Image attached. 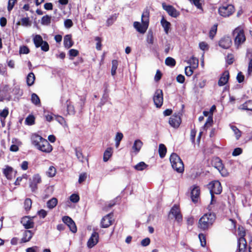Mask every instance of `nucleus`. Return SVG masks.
<instances>
[{"mask_svg": "<svg viewBox=\"0 0 252 252\" xmlns=\"http://www.w3.org/2000/svg\"><path fill=\"white\" fill-rule=\"evenodd\" d=\"M167 153V148L163 144H160L158 147V154L160 158L165 157Z\"/></svg>", "mask_w": 252, "mask_h": 252, "instance_id": "473e14b6", "label": "nucleus"}, {"mask_svg": "<svg viewBox=\"0 0 252 252\" xmlns=\"http://www.w3.org/2000/svg\"><path fill=\"white\" fill-rule=\"evenodd\" d=\"M44 138L37 134H33L31 137L32 143L36 148L40 144L41 142L44 140Z\"/></svg>", "mask_w": 252, "mask_h": 252, "instance_id": "4be33fe9", "label": "nucleus"}, {"mask_svg": "<svg viewBox=\"0 0 252 252\" xmlns=\"http://www.w3.org/2000/svg\"><path fill=\"white\" fill-rule=\"evenodd\" d=\"M33 42L36 48L41 47V50L44 52H47L49 50V45L48 42L44 41L40 35H35L33 38Z\"/></svg>", "mask_w": 252, "mask_h": 252, "instance_id": "39448f33", "label": "nucleus"}, {"mask_svg": "<svg viewBox=\"0 0 252 252\" xmlns=\"http://www.w3.org/2000/svg\"><path fill=\"white\" fill-rule=\"evenodd\" d=\"M63 221L67 225L70 230L73 233H76L77 229L73 220L68 216H63L62 218Z\"/></svg>", "mask_w": 252, "mask_h": 252, "instance_id": "2eb2a0df", "label": "nucleus"}, {"mask_svg": "<svg viewBox=\"0 0 252 252\" xmlns=\"http://www.w3.org/2000/svg\"><path fill=\"white\" fill-rule=\"evenodd\" d=\"M67 111L68 114H74L75 112L73 105L71 104V102L68 100H66Z\"/></svg>", "mask_w": 252, "mask_h": 252, "instance_id": "58836bf2", "label": "nucleus"}, {"mask_svg": "<svg viewBox=\"0 0 252 252\" xmlns=\"http://www.w3.org/2000/svg\"><path fill=\"white\" fill-rule=\"evenodd\" d=\"M149 11L146 9L143 12L141 16V21L145 22L147 23H149Z\"/></svg>", "mask_w": 252, "mask_h": 252, "instance_id": "4c0bfd02", "label": "nucleus"}, {"mask_svg": "<svg viewBox=\"0 0 252 252\" xmlns=\"http://www.w3.org/2000/svg\"><path fill=\"white\" fill-rule=\"evenodd\" d=\"M218 24L214 25L209 32V37L213 39L217 33Z\"/></svg>", "mask_w": 252, "mask_h": 252, "instance_id": "a18cd8bd", "label": "nucleus"}, {"mask_svg": "<svg viewBox=\"0 0 252 252\" xmlns=\"http://www.w3.org/2000/svg\"><path fill=\"white\" fill-rule=\"evenodd\" d=\"M30 49L27 46H23L20 47L19 50L20 54H27L29 53Z\"/></svg>", "mask_w": 252, "mask_h": 252, "instance_id": "4d7b16f0", "label": "nucleus"}, {"mask_svg": "<svg viewBox=\"0 0 252 252\" xmlns=\"http://www.w3.org/2000/svg\"><path fill=\"white\" fill-rule=\"evenodd\" d=\"M32 25V22L30 20V18L24 17L21 18V20L16 23V26L21 25L24 27H30Z\"/></svg>", "mask_w": 252, "mask_h": 252, "instance_id": "a878e982", "label": "nucleus"}, {"mask_svg": "<svg viewBox=\"0 0 252 252\" xmlns=\"http://www.w3.org/2000/svg\"><path fill=\"white\" fill-rule=\"evenodd\" d=\"M168 217L169 219H174L178 223H181L183 221V216L182 215L180 206L178 205L174 204L171 208Z\"/></svg>", "mask_w": 252, "mask_h": 252, "instance_id": "7ed1b4c3", "label": "nucleus"}, {"mask_svg": "<svg viewBox=\"0 0 252 252\" xmlns=\"http://www.w3.org/2000/svg\"><path fill=\"white\" fill-rule=\"evenodd\" d=\"M236 79L238 82L239 83H241L244 81L245 76L242 72H239L238 73Z\"/></svg>", "mask_w": 252, "mask_h": 252, "instance_id": "0e129e2a", "label": "nucleus"}, {"mask_svg": "<svg viewBox=\"0 0 252 252\" xmlns=\"http://www.w3.org/2000/svg\"><path fill=\"white\" fill-rule=\"evenodd\" d=\"M150 239L148 237H147L141 241V245L143 247H146L150 244Z\"/></svg>", "mask_w": 252, "mask_h": 252, "instance_id": "69168bd1", "label": "nucleus"}, {"mask_svg": "<svg viewBox=\"0 0 252 252\" xmlns=\"http://www.w3.org/2000/svg\"><path fill=\"white\" fill-rule=\"evenodd\" d=\"M165 63L166 65L174 67L176 65V61L172 57H167L165 61Z\"/></svg>", "mask_w": 252, "mask_h": 252, "instance_id": "a19ab883", "label": "nucleus"}, {"mask_svg": "<svg viewBox=\"0 0 252 252\" xmlns=\"http://www.w3.org/2000/svg\"><path fill=\"white\" fill-rule=\"evenodd\" d=\"M212 163L216 168L219 170L220 168H221L223 165L222 160L219 157H216L214 158L212 161Z\"/></svg>", "mask_w": 252, "mask_h": 252, "instance_id": "72a5a7b5", "label": "nucleus"}, {"mask_svg": "<svg viewBox=\"0 0 252 252\" xmlns=\"http://www.w3.org/2000/svg\"><path fill=\"white\" fill-rule=\"evenodd\" d=\"M190 189V197L191 200L193 203H196L198 202V199L200 198V188L199 186L194 185L191 187Z\"/></svg>", "mask_w": 252, "mask_h": 252, "instance_id": "f8f14e48", "label": "nucleus"}, {"mask_svg": "<svg viewBox=\"0 0 252 252\" xmlns=\"http://www.w3.org/2000/svg\"><path fill=\"white\" fill-rule=\"evenodd\" d=\"M240 109L252 111V100H249L240 106Z\"/></svg>", "mask_w": 252, "mask_h": 252, "instance_id": "c756f323", "label": "nucleus"}, {"mask_svg": "<svg viewBox=\"0 0 252 252\" xmlns=\"http://www.w3.org/2000/svg\"><path fill=\"white\" fill-rule=\"evenodd\" d=\"M198 237L200 241L201 245L202 247H205L206 245L205 235L203 233H200L198 235Z\"/></svg>", "mask_w": 252, "mask_h": 252, "instance_id": "3c124183", "label": "nucleus"}, {"mask_svg": "<svg viewBox=\"0 0 252 252\" xmlns=\"http://www.w3.org/2000/svg\"><path fill=\"white\" fill-rule=\"evenodd\" d=\"M170 161L172 168L178 173H182L184 171V165L180 157L175 153H173L170 157Z\"/></svg>", "mask_w": 252, "mask_h": 252, "instance_id": "f03ea898", "label": "nucleus"}, {"mask_svg": "<svg viewBox=\"0 0 252 252\" xmlns=\"http://www.w3.org/2000/svg\"><path fill=\"white\" fill-rule=\"evenodd\" d=\"M58 199L55 197H53L47 202V206L50 209L55 208L58 204Z\"/></svg>", "mask_w": 252, "mask_h": 252, "instance_id": "f704fd0d", "label": "nucleus"}, {"mask_svg": "<svg viewBox=\"0 0 252 252\" xmlns=\"http://www.w3.org/2000/svg\"><path fill=\"white\" fill-rule=\"evenodd\" d=\"M154 104L157 108H160L163 102V93L161 89H157L153 96Z\"/></svg>", "mask_w": 252, "mask_h": 252, "instance_id": "6e6552de", "label": "nucleus"}, {"mask_svg": "<svg viewBox=\"0 0 252 252\" xmlns=\"http://www.w3.org/2000/svg\"><path fill=\"white\" fill-rule=\"evenodd\" d=\"M37 149L42 152L50 153L53 150V147L46 139H44Z\"/></svg>", "mask_w": 252, "mask_h": 252, "instance_id": "ddd939ff", "label": "nucleus"}, {"mask_svg": "<svg viewBox=\"0 0 252 252\" xmlns=\"http://www.w3.org/2000/svg\"><path fill=\"white\" fill-rule=\"evenodd\" d=\"M148 167V165L144 162L141 161L135 165L134 167L137 171H142Z\"/></svg>", "mask_w": 252, "mask_h": 252, "instance_id": "ea45409f", "label": "nucleus"}, {"mask_svg": "<svg viewBox=\"0 0 252 252\" xmlns=\"http://www.w3.org/2000/svg\"><path fill=\"white\" fill-rule=\"evenodd\" d=\"M41 178L39 174L34 175L30 183V187L32 192H35L37 189V185L41 182Z\"/></svg>", "mask_w": 252, "mask_h": 252, "instance_id": "4468645a", "label": "nucleus"}, {"mask_svg": "<svg viewBox=\"0 0 252 252\" xmlns=\"http://www.w3.org/2000/svg\"><path fill=\"white\" fill-rule=\"evenodd\" d=\"M219 14L224 17H227L235 11V7L232 4H226L220 6L218 9Z\"/></svg>", "mask_w": 252, "mask_h": 252, "instance_id": "423d86ee", "label": "nucleus"}, {"mask_svg": "<svg viewBox=\"0 0 252 252\" xmlns=\"http://www.w3.org/2000/svg\"><path fill=\"white\" fill-rule=\"evenodd\" d=\"M95 40L97 42L96 44V49L97 50H101L102 47L101 38L98 36H96L95 37Z\"/></svg>", "mask_w": 252, "mask_h": 252, "instance_id": "13d9d810", "label": "nucleus"}, {"mask_svg": "<svg viewBox=\"0 0 252 252\" xmlns=\"http://www.w3.org/2000/svg\"><path fill=\"white\" fill-rule=\"evenodd\" d=\"M163 9L165 10L171 17L176 18L180 15V12L178 11L173 6L167 5L165 2L162 3Z\"/></svg>", "mask_w": 252, "mask_h": 252, "instance_id": "9b49d317", "label": "nucleus"}, {"mask_svg": "<svg viewBox=\"0 0 252 252\" xmlns=\"http://www.w3.org/2000/svg\"><path fill=\"white\" fill-rule=\"evenodd\" d=\"M216 219V216L214 213L204 214L199 219L197 227L200 231H208L212 227Z\"/></svg>", "mask_w": 252, "mask_h": 252, "instance_id": "f257e3e1", "label": "nucleus"}, {"mask_svg": "<svg viewBox=\"0 0 252 252\" xmlns=\"http://www.w3.org/2000/svg\"><path fill=\"white\" fill-rule=\"evenodd\" d=\"M232 43L231 38L228 36H224L219 41V46L223 49L229 48Z\"/></svg>", "mask_w": 252, "mask_h": 252, "instance_id": "6ab92c4d", "label": "nucleus"}, {"mask_svg": "<svg viewBox=\"0 0 252 252\" xmlns=\"http://www.w3.org/2000/svg\"><path fill=\"white\" fill-rule=\"evenodd\" d=\"M192 69V67L190 66L186 67L185 69L186 75L188 76H190L193 72Z\"/></svg>", "mask_w": 252, "mask_h": 252, "instance_id": "680f3d73", "label": "nucleus"}, {"mask_svg": "<svg viewBox=\"0 0 252 252\" xmlns=\"http://www.w3.org/2000/svg\"><path fill=\"white\" fill-rule=\"evenodd\" d=\"M142 24L139 22H134L133 23V27L136 31L140 33H144L148 29L149 24L145 22L141 21Z\"/></svg>", "mask_w": 252, "mask_h": 252, "instance_id": "dca6fc26", "label": "nucleus"}, {"mask_svg": "<svg viewBox=\"0 0 252 252\" xmlns=\"http://www.w3.org/2000/svg\"><path fill=\"white\" fill-rule=\"evenodd\" d=\"M56 173V169L53 166L49 167L48 171H47V175L48 177H53L55 176Z\"/></svg>", "mask_w": 252, "mask_h": 252, "instance_id": "de8ad7c7", "label": "nucleus"}, {"mask_svg": "<svg viewBox=\"0 0 252 252\" xmlns=\"http://www.w3.org/2000/svg\"><path fill=\"white\" fill-rule=\"evenodd\" d=\"M3 174L7 180H11L14 174L13 168L8 165L5 166V168L3 169Z\"/></svg>", "mask_w": 252, "mask_h": 252, "instance_id": "5701e85b", "label": "nucleus"}, {"mask_svg": "<svg viewBox=\"0 0 252 252\" xmlns=\"http://www.w3.org/2000/svg\"><path fill=\"white\" fill-rule=\"evenodd\" d=\"M35 79V75L33 72L29 73L26 78V82L28 86H32L34 83Z\"/></svg>", "mask_w": 252, "mask_h": 252, "instance_id": "7c9ffc66", "label": "nucleus"}, {"mask_svg": "<svg viewBox=\"0 0 252 252\" xmlns=\"http://www.w3.org/2000/svg\"><path fill=\"white\" fill-rule=\"evenodd\" d=\"M247 243L246 240L243 239H238L237 249L236 252H247Z\"/></svg>", "mask_w": 252, "mask_h": 252, "instance_id": "aec40b11", "label": "nucleus"}, {"mask_svg": "<svg viewBox=\"0 0 252 252\" xmlns=\"http://www.w3.org/2000/svg\"><path fill=\"white\" fill-rule=\"evenodd\" d=\"M243 152V150L241 148H236L234 149V151L232 152V156L234 157L238 156L241 155Z\"/></svg>", "mask_w": 252, "mask_h": 252, "instance_id": "e2e57ef3", "label": "nucleus"}, {"mask_svg": "<svg viewBox=\"0 0 252 252\" xmlns=\"http://www.w3.org/2000/svg\"><path fill=\"white\" fill-rule=\"evenodd\" d=\"M233 34L236 35L234 43L237 48L246 40L244 30L241 27H237L233 32Z\"/></svg>", "mask_w": 252, "mask_h": 252, "instance_id": "20e7f679", "label": "nucleus"}, {"mask_svg": "<svg viewBox=\"0 0 252 252\" xmlns=\"http://www.w3.org/2000/svg\"><path fill=\"white\" fill-rule=\"evenodd\" d=\"M189 63L191 65L193 69L196 68L198 66V60L195 57H192L189 61Z\"/></svg>", "mask_w": 252, "mask_h": 252, "instance_id": "37998d69", "label": "nucleus"}, {"mask_svg": "<svg viewBox=\"0 0 252 252\" xmlns=\"http://www.w3.org/2000/svg\"><path fill=\"white\" fill-rule=\"evenodd\" d=\"M231 129L234 132L236 139H239L241 136V131L235 126H232Z\"/></svg>", "mask_w": 252, "mask_h": 252, "instance_id": "8fccbe9b", "label": "nucleus"}, {"mask_svg": "<svg viewBox=\"0 0 252 252\" xmlns=\"http://www.w3.org/2000/svg\"><path fill=\"white\" fill-rule=\"evenodd\" d=\"M21 223L26 229L32 228L34 226V223L32 218L29 216L23 217L21 219Z\"/></svg>", "mask_w": 252, "mask_h": 252, "instance_id": "f3484780", "label": "nucleus"}, {"mask_svg": "<svg viewBox=\"0 0 252 252\" xmlns=\"http://www.w3.org/2000/svg\"><path fill=\"white\" fill-rule=\"evenodd\" d=\"M17 1V0H8L7 5V10L8 11H11Z\"/></svg>", "mask_w": 252, "mask_h": 252, "instance_id": "6e6d98bb", "label": "nucleus"}, {"mask_svg": "<svg viewBox=\"0 0 252 252\" xmlns=\"http://www.w3.org/2000/svg\"><path fill=\"white\" fill-rule=\"evenodd\" d=\"M229 78V72L228 70L224 71L221 76H220V79L218 81V85L220 86H222L225 85Z\"/></svg>", "mask_w": 252, "mask_h": 252, "instance_id": "412c9836", "label": "nucleus"}, {"mask_svg": "<svg viewBox=\"0 0 252 252\" xmlns=\"http://www.w3.org/2000/svg\"><path fill=\"white\" fill-rule=\"evenodd\" d=\"M35 118L33 115H29L25 120V123L29 126L32 125L34 124Z\"/></svg>", "mask_w": 252, "mask_h": 252, "instance_id": "49530a36", "label": "nucleus"}, {"mask_svg": "<svg viewBox=\"0 0 252 252\" xmlns=\"http://www.w3.org/2000/svg\"><path fill=\"white\" fill-rule=\"evenodd\" d=\"M182 114L180 112L174 113L169 119V124L171 126L177 128L182 123L181 117Z\"/></svg>", "mask_w": 252, "mask_h": 252, "instance_id": "0eeeda50", "label": "nucleus"}, {"mask_svg": "<svg viewBox=\"0 0 252 252\" xmlns=\"http://www.w3.org/2000/svg\"><path fill=\"white\" fill-rule=\"evenodd\" d=\"M51 16L46 15L42 17L41 23L43 25H49L51 23Z\"/></svg>", "mask_w": 252, "mask_h": 252, "instance_id": "79ce46f5", "label": "nucleus"}, {"mask_svg": "<svg viewBox=\"0 0 252 252\" xmlns=\"http://www.w3.org/2000/svg\"><path fill=\"white\" fill-rule=\"evenodd\" d=\"M143 145V142L139 139L136 140L132 146V149L136 153H138L142 146Z\"/></svg>", "mask_w": 252, "mask_h": 252, "instance_id": "2f4dec72", "label": "nucleus"}, {"mask_svg": "<svg viewBox=\"0 0 252 252\" xmlns=\"http://www.w3.org/2000/svg\"><path fill=\"white\" fill-rule=\"evenodd\" d=\"M208 188L210 192H213L216 194H220L222 192V187L221 183L219 181H213L208 185Z\"/></svg>", "mask_w": 252, "mask_h": 252, "instance_id": "1a4fd4ad", "label": "nucleus"}, {"mask_svg": "<svg viewBox=\"0 0 252 252\" xmlns=\"http://www.w3.org/2000/svg\"><path fill=\"white\" fill-rule=\"evenodd\" d=\"M31 101L35 105H40L41 102L39 96L35 93H32L31 95Z\"/></svg>", "mask_w": 252, "mask_h": 252, "instance_id": "c9c22d12", "label": "nucleus"}, {"mask_svg": "<svg viewBox=\"0 0 252 252\" xmlns=\"http://www.w3.org/2000/svg\"><path fill=\"white\" fill-rule=\"evenodd\" d=\"M221 175L223 177L227 176L229 174L228 172L227 169L224 167V165L222 166L221 168H220L218 170Z\"/></svg>", "mask_w": 252, "mask_h": 252, "instance_id": "052dcab7", "label": "nucleus"}, {"mask_svg": "<svg viewBox=\"0 0 252 252\" xmlns=\"http://www.w3.org/2000/svg\"><path fill=\"white\" fill-rule=\"evenodd\" d=\"M113 213L111 212L104 216L100 221V227L101 228H108L111 225L114 221Z\"/></svg>", "mask_w": 252, "mask_h": 252, "instance_id": "9d476101", "label": "nucleus"}, {"mask_svg": "<svg viewBox=\"0 0 252 252\" xmlns=\"http://www.w3.org/2000/svg\"><path fill=\"white\" fill-rule=\"evenodd\" d=\"M99 235L97 232H94L90 238H89L87 246L89 248H92L94 247L98 242Z\"/></svg>", "mask_w": 252, "mask_h": 252, "instance_id": "a211bd4d", "label": "nucleus"}, {"mask_svg": "<svg viewBox=\"0 0 252 252\" xmlns=\"http://www.w3.org/2000/svg\"><path fill=\"white\" fill-rule=\"evenodd\" d=\"M199 48L203 51L207 50L208 49V45L205 42H201L199 44Z\"/></svg>", "mask_w": 252, "mask_h": 252, "instance_id": "338daca9", "label": "nucleus"}, {"mask_svg": "<svg viewBox=\"0 0 252 252\" xmlns=\"http://www.w3.org/2000/svg\"><path fill=\"white\" fill-rule=\"evenodd\" d=\"M147 41L149 44H153L154 43V36L153 32L149 31L147 37Z\"/></svg>", "mask_w": 252, "mask_h": 252, "instance_id": "864d4df0", "label": "nucleus"}, {"mask_svg": "<svg viewBox=\"0 0 252 252\" xmlns=\"http://www.w3.org/2000/svg\"><path fill=\"white\" fill-rule=\"evenodd\" d=\"M34 233L32 232L31 230H26L24 231L23 233V236L21 239V243H26L31 240L32 238V237Z\"/></svg>", "mask_w": 252, "mask_h": 252, "instance_id": "393cba45", "label": "nucleus"}, {"mask_svg": "<svg viewBox=\"0 0 252 252\" xmlns=\"http://www.w3.org/2000/svg\"><path fill=\"white\" fill-rule=\"evenodd\" d=\"M80 197L77 194H72L70 196V200L73 203H77L79 201Z\"/></svg>", "mask_w": 252, "mask_h": 252, "instance_id": "5fc2aeb1", "label": "nucleus"}, {"mask_svg": "<svg viewBox=\"0 0 252 252\" xmlns=\"http://www.w3.org/2000/svg\"><path fill=\"white\" fill-rule=\"evenodd\" d=\"M73 44L74 42L72 40V36L71 34H66L64 36L63 44L65 48H70L73 45Z\"/></svg>", "mask_w": 252, "mask_h": 252, "instance_id": "b1692460", "label": "nucleus"}, {"mask_svg": "<svg viewBox=\"0 0 252 252\" xmlns=\"http://www.w3.org/2000/svg\"><path fill=\"white\" fill-rule=\"evenodd\" d=\"M113 154V148L112 147L107 148L104 152L103 160L104 162L107 161L111 157Z\"/></svg>", "mask_w": 252, "mask_h": 252, "instance_id": "bb28decb", "label": "nucleus"}, {"mask_svg": "<svg viewBox=\"0 0 252 252\" xmlns=\"http://www.w3.org/2000/svg\"><path fill=\"white\" fill-rule=\"evenodd\" d=\"M32 205V200L29 198H27L24 201V208L26 211L30 210Z\"/></svg>", "mask_w": 252, "mask_h": 252, "instance_id": "c03bdc74", "label": "nucleus"}, {"mask_svg": "<svg viewBox=\"0 0 252 252\" xmlns=\"http://www.w3.org/2000/svg\"><path fill=\"white\" fill-rule=\"evenodd\" d=\"M37 214L40 218L44 219L46 217L47 212L44 209H41L38 211Z\"/></svg>", "mask_w": 252, "mask_h": 252, "instance_id": "774afa93", "label": "nucleus"}, {"mask_svg": "<svg viewBox=\"0 0 252 252\" xmlns=\"http://www.w3.org/2000/svg\"><path fill=\"white\" fill-rule=\"evenodd\" d=\"M68 54L70 57L69 59L73 60L74 57H77L79 55V51L76 49H71L69 50Z\"/></svg>", "mask_w": 252, "mask_h": 252, "instance_id": "09e8293b", "label": "nucleus"}, {"mask_svg": "<svg viewBox=\"0 0 252 252\" xmlns=\"http://www.w3.org/2000/svg\"><path fill=\"white\" fill-rule=\"evenodd\" d=\"M119 64L118 61L117 60H113L112 61V67L111 73L112 76H114L116 74V70Z\"/></svg>", "mask_w": 252, "mask_h": 252, "instance_id": "e433bc0d", "label": "nucleus"}, {"mask_svg": "<svg viewBox=\"0 0 252 252\" xmlns=\"http://www.w3.org/2000/svg\"><path fill=\"white\" fill-rule=\"evenodd\" d=\"M191 3H193L198 9H202V4L200 3V0H189Z\"/></svg>", "mask_w": 252, "mask_h": 252, "instance_id": "bf43d9fd", "label": "nucleus"}, {"mask_svg": "<svg viewBox=\"0 0 252 252\" xmlns=\"http://www.w3.org/2000/svg\"><path fill=\"white\" fill-rule=\"evenodd\" d=\"M75 155L78 160L81 162H83L84 160V156L83 154L82 149L81 147H75L74 148Z\"/></svg>", "mask_w": 252, "mask_h": 252, "instance_id": "c85d7f7f", "label": "nucleus"}, {"mask_svg": "<svg viewBox=\"0 0 252 252\" xmlns=\"http://www.w3.org/2000/svg\"><path fill=\"white\" fill-rule=\"evenodd\" d=\"M234 61V56L232 54H228L226 57V62L228 65L232 64Z\"/></svg>", "mask_w": 252, "mask_h": 252, "instance_id": "603ef678", "label": "nucleus"}, {"mask_svg": "<svg viewBox=\"0 0 252 252\" xmlns=\"http://www.w3.org/2000/svg\"><path fill=\"white\" fill-rule=\"evenodd\" d=\"M160 23L162 26V27L164 29V31L167 34L168 33L169 30L170 28L171 24L169 22L167 21L164 17H162L161 21Z\"/></svg>", "mask_w": 252, "mask_h": 252, "instance_id": "cd10ccee", "label": "nucleus"}]
</instances>
